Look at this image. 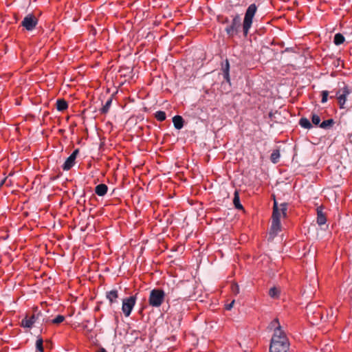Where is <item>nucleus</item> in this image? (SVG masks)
Listing matches in <instances>:
<instances>
[{
	"label": "nucleus",
	"mask_w": 352,
	"mask_h": 352,
	"mask_svg": "<svg viewBox=\"0 0 352 352\" xmlns=\"http://www.w3.org/2000/svg\"><path fill=\"white\" fill-rule=\"evenodd\" d=\"M289 346V343L285 334H281L279 331H277L272 336L270 352H287Z\"/></svg>",
	"instance_id": "nucleus-1"
},
{
	"label": "nucleus",
	"mask_w": 352,
	"mask_h": 352,
	"mask_svg": "<svg viewBox=\"0 0 352 352\" xmlns=\"http://www.w3.org/2000/svg\"><path fill=\"white\" fill-rule=\"evenodd\" d=\"M306 311L308 320L312 324H318L324 318L321 306L316 303L307 305Z\"/></svg>",
	"instance_id": "nucleus-2"
},
{
	"label": "nucleus",
	"mask_w": 352,
	"mask_h": 352,
	"mask_svg": "<svg viewBox=\"0 0 352 352\" xmlns=\"http://www.w3.org/2000/svg\"><path fill=\"white\" fill-rule=\"evenodd\" d=\"M166 301V292L159 288H155L150 292L148 304L153 307H160Z\"/></svg>",
	"instance_id": "nucleus-3"
},
{
	"label": "nucleus",
	"mask_w": 352,
	"mask_h": 352,
	"mask_svg": "<svg viewBox=\"0 0 352 352\" xmlns=\"http://www.w3.org/2000/svg\"><path fill=\"white\" fill-rule=\"evenodd\" d=\"M256 10L257 6L255 3L250 4L246 10L242 25L243 32L245 36H247L249 33V30L252 24L253 17L255 15Z\"/></svg>",
	"instance_id": "nucleus-4"
},
{
	"label": "nucleus",
	"mask_w": 352,
	"mask_h": 352,
	"mask_svg": "<svg viewBox=\"0 0 352 352\" xmlns=\"http://www.w3.org/2000/svg\"><path fill=\"white\" fill-rule=\"evenodd\" d=\"M43 313L36 308L31 316L26 315L21 320V326L23 328H32L36 322H40Z\"/></svg>",
	"instance_id": "nucleus-5"
},
{
	"label": "nucleus",
	"mask_w": 352,
	"mask_h": 352,
	"mask_svg": "<svg viewBox=\"0 0 352 352\" xmlns=\"http://www.w3.org/2000/svg\"><path fill=\"white\" fill-rule=\"evenodd\" d=\"M280 213L278 211V204L276 200L274 202L273 212H272V221L271 226L270 234L276 235L280 230Z\"/></svg>",
	"instance_id": "nucleus-6"
},
{
	"label": "nucleus",
	"mask_w": 352,
	"mask_h": 352,
	"mask_svg": "<svg viewBox=\"0 0 352 352\" xmlns=\"http://www.w3.org/2000/svg\"><path fill=\"white\" fill-rule=\"evenodd\" d=\"M241 26V16L236 14L232 16L230 25L225 28V31L230 37H233L239 33Z\"/></svg>",
	"instance_id": "nucleus-7"
},
{
	"label": "nucleus",
	"mask_w": 352,
	"mask_h": 352,
	"mask_svg": "<svg viewBox=\"0 0 352 352\" xmlns=\"http://www.w3.org/2000/svg\"><path fill=\"white\" fill-rule=\"evenodd\" d=\"M184 294L182 293V289L179 285H175L171 288H168L166 292V301L170 303V301L177 300L182 298Z\"/></svg>",
	"instance_id": "nucleus-8"
},
{
	"label": "nucleus",
	"mask_w": 352,
	"mask_h": 352,
	"mask_svg": "<svg viewBox=\"0 0 352 352\" xmlns=\"http://www.w3.org/2000/svg\"><path fill=\"white\" fill-rule=\"evenodd\" d=\"M136 296H132L122 300V310L126 317H129L135 305Z\"/></svg>",
	"instance_id": "nucleus-9"
},
{
	"label": "nucleus",
	"mask_w": 352,
	"mask_h": 352,
	"mask_svg": "<svg viewBox=\"0 0 352 352\" xmlns=\"http://www.w3.org/2000/svg\"><path fill=\"white\" fill-rule=\"evenodd\" d=\"M38 24V19L33 14H28L21 22V25L28 31L33 30Z\"/></svg>",
	"instance_id": "nucleus-10"
},
{
	"label": "nucleus",
	"mask_w": 352,
	"mask_h": 352,
	"mask_svg": "<svg viewBox=\"0 0 352 352\" xmlns=\"http://www.w3.org/2000/svg\"><path fill=\"white\" fill-rule=\"evenodd\" d=\"M76 156L77 155H69L66 157L61 166L62 169L64 171H68L71 170L76 164Z\"/></svg>",
	"instance_id": "nucleus-11"
},
{
	"label": "nucleus",
	"mask_w": 352,
	"mask_h": 352,
	"mask_svg": "<svg viewBox=\"0 0 352 352\" xmlns=\"http://www.w3.org/2000/svg\"><path fill=\"white\" fill-rule=\"evenodd\" d=\"M349 91L346 86H345L343 89L339 90L337 92L338 102L340 103V108H344V104L346 100V96L349 95Z\"/></svg>",
	"instance_id": "nucleus-12"
},
{
	"label": "nucleus",
	"mask_w": 352,
	"mask_h": 352,
	"mask_svg": "<svg viewBox=\"0 0 352 352\" xmlns=\"http://www.w3.org/2000/svg\"><path fill=\"white\" fill-rule=\"evenodd\" d=\"M106 297L109 300L110 305L118 302V292L116 289H113L109 292H107Z\"/></svg>",
	"instance_id": "nucleus-13"
},
{
	"label": "nucleus",
	"mask_w": 352,
	"mask_h": 352,
	"mask_svg": "<svg viewBox=\"0 0 352 352\" xmlns=\"http://www.w3.org/2000/svg\"><path fill=\"white\" fill-rule=\"evenodd\" d=\"M222 71L223 78L230 82V63L228 59L226 60L225 63L222 64Z\"/></svg>",
	"instance_id": "nucleus-14"
},
{
	"label": "nucleus",
	"mask_w": 352,
	"mask_h": 352,
	"mask_svg": "<svg viewBox=\"0 0 352 352\" xmlns=\"http://www.w3.org/2000/svg\"><path fill=\"white\" fill-rule=\"evenodd\" d=\"M108 190V187L104 184H100L96 186L95 192L97 195L102 197L106 195Z\"/></svg>",
	"instance_id": "nucleus-15"
},
{
	"label": "nucleus",
	"mask_w": 352,
	"mask_h": 352,
	"mask_svg": "<svg viewBox=\"0 0 352 352\" xmlns=\"http://www.w3.org/2000/svg\"><path fill=\"white\" fill-rule=\"evenodd\" d=\"M327 219L324 214L322 212V208H317V223L319 226H322L326 223Z\"/></svg>",
	"instance_id": "nucleus-16"
},
{
	"label": "nucleus",
	"mask_w": 352,
	"mask_h": 352,
	"mask_svg": "<svg viewBox=\"0 0 352 352\" xmlns=\"http://www.w3.org/2000/svg\"><path fill=\"white\" fill-rule=\"evenodd\" d=\"M269 328L271 330H274V333H276L277 331H279L281 334H285V333L281 329V326L279 323V320L278 318L274 319L269 325Z\"/></svg>",
	"instance_id": "nucleus-17"
},
{
	"label": "nucleus",
	"mask_w": 352,
	"mask_h": 352,
	"mask_svg": "<svg viewBox=\"0 0 352 352\" xmlns=\"http://www.w3.org/2000/svg\"><path fill=\"white\" fill-rule=\"evenodd\" d=\"M174 126L177 129H181L184 126V120L181 116H175L173 118Z\"/></svg>",
	"instance_id": "nucleus-18"
},
{
	"label": "nucleus",
	"mask_w": 352,
	"mask_h": 352,
	"mask_svg": "<svg viewBox=\"0 0 352 352\" xmlns=\"http://www.w3.org/2000/svg\"><path fill=\"white\" fill-rule=\"evenodd\" d=\"M68 108V104L64 99H58L56 101V109L59 111H63Z\"/></svg>",
	"instance_id": "nucleus-19"
},
{
	"label": "nucleus",
	"mask_w": 352,
	"mask_h": 352,
	"mask_svg": "<svg viewBox=\"0 0 352 352\" xmlns=\"http://www.w3.org/2000/svg\"><path fill=\"white\" fill-rule=\"evenodd\" d=\"M233 204L236 209H239V210L243 209V206L240 203L239 195V192L237 190H235L234 194Z\"/></svg>",
	"instance_id": "nucleus-20"
},
{
	"label": "nucleus",
	"mask_w": 352,
	"mask_h": 352,
	"mask_svg": "<svg viewBox=\"0 0 352 352\" xmlns=\"http://www.w3.org/2000/svg\"><path fill=\"white\" fill-rule=\"evenodd\" d=\"M299 124L305 129H309L312 127L310 121L306 118H301L299 120Z\"/></svg>",
	"instance_id": "nucleus-21"
},
{
	"label": "nucleus",
	"mask_w": 352,
	"mask_h": 352,
	"mask_svg": "<svg viewBox=\"0 0 352 352\" xmlns=\"http://www.w3.org/2000/svg\"><path fill=\"white\" fill-rule=\"evenodd\" d=\"M344 40H345L344 37V36L342 34L337 33L334 36L333 43L336 45H340L342 44L344 42Z\"/></svg>",
	"instance_id": "nucleus-22"
},
{
	"label": "nucleus",
	"mask_w": 352,
	"mask_h": 352,
	"mask_svg": "<svg viewBox=\"0 0 352 352\" xmlns=\"http://www.w3.org/2000/svg\"><path fill=\"white\" fill-rule=\"evenodd\" d=\"M334 124V120L333 119H329L327 120H324L320 124V127L322 129H328L331 128Z\"/></svg>",
	"instance_id": "nucleus-23"
},
{
	"label": "nucleus",
	"mask_w": 352,
	"mask_h": 352,
	"mask_svg": "<svg viewBox=\"0 0 352 352\" xmlns=\"http://www.w3.org/2000/svg\"><path fill=\"white\" fill-rule=\"evenodd\" d=\"M111 102H112V99L111 98H109L107 100V101L106 102L105 104L101 108L100 113H102V114L107 113L109 111V108L111 107Z\"/></svg>",
	"instance_id": "nucleus-24"
},
{
	"label": "nucleus",
	"mask_w": 352,
	"mask_h": 352,
	"mask_svg": "<svg viewBox=\"0 0 352 352\" xmlns=\"http://www.w3.org/2000/svg\"><path fill=\"white\" fill-rule=\"evenodd\" d=\"M155 117L158 121L162 122L166 120V116L164 111H158L155 113Z\"/></svg>",
	"instance_id": "nucleus-25"
},
{
	"label": "nucleus",
	"mask_w": 352,
	"mask_h": 352,
	"mask_svg": "<svg viewBox=\"0 0 352 352\" xmlns=\"http://www.w3.org/2000/svg\"><path fill=\"white\" fill-rule=\"evenodd\" d=\"M43 340L41 338H39L36 342V348L37 351L39 352H44V348H43Z\"/></svg>",
	"instance_id": "nucleus-26"
},
{
	"label": "nucleus",
	"mask_w": 352,
	"mask_h": 352,
	"mask_svg": "<svg viewBox=\"0 0 352 352\" xmlns=\"http://www.w3.org/2000/svg\"><path fill=\"white\" fill-rule=\"evenodd\" d=\"M279 294V290L276 287H272L269 290V295L272 298H277Z\"/></svg>",
	"instance_id": "nucleus-27"
},
{
	"label": "nucleus",
	"mask_w": 352,
	"mask_h": 352,
	"mask_svg": "<svg viewBox=\"0 0 352 352\" xmlns=\"http://www.w3.org/2000/svg\"><path fill=\"white\" fill-rule=\"evenodd\" d=\"M287 210V203H283L278 207L279 213L280 214V212H281L284 217L286 216Z\"/></svg>",
	"instance_id": "nucleus-28"
},
{
	"label": "nucleus",
	"mask_w": 352,
	"mask_h": 352,
	"mask_svg": "<svg viewBox=\"0 0 352 352\" xmlns=\"http://www.w3.org/2000/svg\"><path fill=\"white\" fill-rule=\"evenodd\" d=\"M65 320V317L62 315H58L54 319H53L52 320V322L53 324H60L62 322H63Z\"/></svg>",
	"instance_id": "nucleus-29"
},
{
	"label": "nucleus",
	"mask_w": 352,
	"mask_h": 352,
	"mask_svg": "<svg viewBox=\"0 0 352 352\" xmlns=\"http://www.w3.org/2000/svg\"><path fill=\"white\" fill-rule=\"evenodd\" d=\"M311 122L314 124L318 125L320 122V118L316 114H313L311 117Z\"/></svg>",
	"instance_id": "nucleus-30"
},
{
	"label": "nucleus",
	"mask_w": 352,
	"mask_h": 352,
	"mask_svg": "<svg viewBox=\"0 0 352 352\" xmlns=\"http://www.w3.org/2000/svg\"><path fill=\"white\" fill-rule=\"evenodd\" d=\"M268 159L273 163L276 164L279 162L280 155H267Z\"/></svg>",
	"instance_id": "nucleus-31"
},
{
	"label": "nucleus",
	"mask_w": 352,
	"mask_h": 352,
	"mask_svg": "<svg viewBox=\"0 0 352 352\" xmlns=\"http://www.w3.org/2000/svg\"><path fill=\"white\" fill-rule=\"evenodd\" d=\"M231 289L235 295L239 293V286L236 283H233L231 286Z\"/></svg>",
	"instance_id": "nucleus-32"
},
{
	"label": "nucleus",
	"mask_w": 352,
	"mask_h": 352,
	"mask_svg": "<svg viewBox=\"0 0 352 352\" xmlns=\"http://www.w3.org/2000/svg\"><path fill=\"white\" fill-rule=\"evenodd\" d=\"M328 95H329V91H322V100H321V102L322 103H324V102H326L327 101Z\"/></svg>",
	"instance_id": "nucleus-33"
},
{
	"label": "nucleus",
	"mask_w": 352,
	"mask_h": 352,
	"mask_svg": "<svg viewBox=\"0 0 352 352\" xmlns=\"http://www.w3.org/2000/svg\"><path fill=\"white\" fill-rule=\"evenodd\" d=\"M234 303V300H232L230 304L226 305V309L227 310H230L232 308Z\"/></svg>",
	"instance_id": "nucleus-34"
},
{
	"label": "nucleus",
	"mask_w": 352,
	"mask_h": 352,
	"mask_svg": "<svg viewBox=\"0 0 352 352\" xmlns=\"http://www.w3.org/2000/svg\"><path fill=\"white\" fill-rule=\"evenodd\" d=\"M42 322V324L43 323H47L49 322V319L48 318H46L44 317V316L43 315V316L41 318V320Z\"/></svg>",
	"instance_id": "nucleus-35"
},
{
	"label": "nucleus",
	"mask_w": 352,
	"mask_h": 352,
	"mask_svg": "<svg viewBox=\"0 0 352 352\" xmlns=\"http://www.w3.org/2000/svg\"><path fill=\"white\" fill-rule=\"evenodd\" d=\"M333 312L332 309H330V311H329H329H327V318H328V317H332V316H333Z\"/></svg>",
	"instance_id": "nucleus-36"
},
{
	"label": "nucleus",
	"mask_w": 352,
	"mask_h": 352,
	"mask_svg": "<svg viewBox=\"0 0 352 352\" xmlns=\"http://www.w3.org/2000/svg\"><path fill=\"white\" fill-rule=\"evenodd\" d=\"M7 179V177L4 178L1 182H0V188L5 184L6 181Z\"/></svg>",
	"instance_id": "nucleus-37"
},
{
	"label": "nucleus",
	"mask_w": 352,
	"mask_h": 352,
	"mask_svg": "<svg viewBox=\"0 0 352 352\" xmlns=\"http://www.w3.org/2000/svg\"><path fill=\"white\" fill-rule=\"evenodd\" d=\"M272 154H273V155L279 154V150H278V149L274 150Z\"/></svg>",
	"instance_id": "nucleus-38"
},
{
	"label": "nucleus",
	"mask_w": 352,
	"mask_h": 352,
	"mask_svg": "<svg viewBox=\"0 0 352 352\" xmlns=\"http://www.w3.org/2000/svg\"><path fill=\"white\" fill-rule=\"evenodd\" d=\"M98 352H107V351L104 348H100Z\"/></svg>",
	"instance_id": "nucleus-39"
},
{
	"label": "nucleus",
	"mask_w": 352,
	"mask_h": 352,
	"mask_svg": "<svg viewBox=\"0 0 352 352\" xmlns=\"http://www.w3.org/2000/svg\"><path fill=\"white\" fill-rule=\"evenodd\" d=\"M78 152H79L78 149H76V150H74V151L72 152V154H78Z\"/></svg>",
	"instance_id": "nucleus-40"
},
{
	"label": "nucleus",
	"mask_w": 352,
	"mask_h": 352,
	"mask_svg": "<svg viewBox=\"0 0 352 352\" xmlns=\"http://www.w3.org/2000/svg\"><path fill=\"white\" fill-rule=\"evenodd\" d=\"M209 160H210V158H209V155H208V156L206 157V162H208V161H209Z\"/></svg>",
	"instance_id": "nucleus-41"
},
{
	"label": "nucleus",
	"mask_w": 352,
	"mask_h": 352,
	"mask_svg": "<svg viewBox=\"0 0 352 352\" xmlns=\"http://www.w3.org/2000/svg\"><path fill=\"white\" fill-rule=\"evenodd\" d=\"M228 19H226L225 20V23H228Z\"/></svg>",
	"instance_id": "nucleus-42"
}]
</instances>
